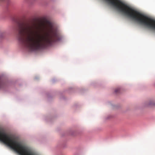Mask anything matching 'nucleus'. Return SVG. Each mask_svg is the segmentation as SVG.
Masks as SVG:
<instances>
[{
    "instance_id": "obj_4",
    "label": "nucleus",
    "mask_w": 155,
    "mask_h": 155,
    "mask_svg": "<svg viewBox=\"0 0 155 155\" xmlns=\"http://www.w3.org/2000/svg\"><path fill=\"white\" fill-rule=\"evenodd\" d=\"M119 91V89H117L115 90V92L116 93H117Z\"/></svg>"
},
{
    "instance_id": "obj_1",
    "label": "nucleus",
    "mask_w": 155,
    "mask_h": 155,
    "mask_svg": "<svg viewBox=\"0 0 155 155\" xmlns=\"http://www.w3.org/2000/svg\"><path fill=\"white\" fill-rule=\"evenodd\" d=\"M38 27L35 24H27L22 27L18 25L15 30L20 36V41L30 51H37L50 46L60 40L58 29L49 24L44 34L38 32Z\"/></svg>"
},
{
    "instance_id": "obj_3",
    "label": "nucleus",
    "mask_w": 155,
    "mask_h": 155,
    "mask_svg": "<svg viewBox=\"0 0 155 155\" xmlns=\"http://www.w3.org/2000/svg\"><path fill=\"white\" fill-rule=\"evenodd\" d=\"M4 84L2 82L0 78V89L3 88L4 86Z\"/></svg>"
},
{
    "instance_id": "obj_2",
    "label": "nucleus",
    "mask_w": 155,
    "mask_h": 155,
    "mask_svg": "<svg viewBox=\"0 0 155 155\" xmlns=\"http://www.w3.org/2000/svg\"><path fill=\"white\" fill-rule=\"evenodd\" d=\"M146 106L149 107H152L155 106V102L151 101L148 102L146 103Z\"/></svg>"
}]
</instances>
